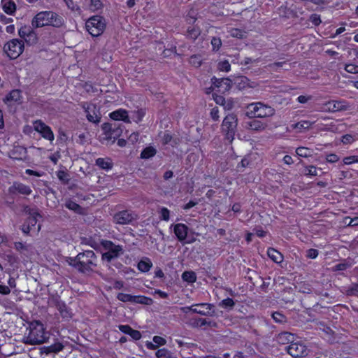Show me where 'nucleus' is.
Instances as JSON below:
<instances>
[{
  "mask_svg": "<svg viewBox=\"0 0 358 358\" xmlns=\"http://www.w3.org/2000/svg\"><path fill=\"white\" fill-rule=\"evenodd\" d=\"M98 258L92 250H85L80 252L74 258H70L69 265L74 267L79 272L85 273L92 271L97 265Z\"/></svg>",
  "mask_w": 358,
  "mask_h": 358,
  "instance_id": "f257e3e1",
  "label": "nucleus"
},
{
  "mask_svg": "<svg viewBox=\"0 0 358 358\" xmlns=\"http://www.w3.org/2000/svg\"><path fill=\"white\" fill-rule=\"evenodd\" d=\"M63 22L62 17L57 13L52 11H42L36 15L32 20L31 25L34 28L49 25L59 27Z\"/></svg>",
  "mask_w": 358,
  "mask_h": 358,
  "instance_id": "f03ea898",
  "label": "nucleus"
},
{
  "mask_svg": "<svg viewBox=\"0 0 358 358\" xmlns=\"http://www.w3.org/2000/svg\"><path fill=\"white\" fill-rule=\"evenodd\" d=\"M29 332L27 336L23 338V342L29 345H38L45 343L48 338V333L45 331L43 324L38 321H34L29 325Z\"/></svg>",
  "mask_w": 358,
  "mask_h": 358,
  "instance_id": "7ed1b4c3",
  "label": "nucleus"
},
{
  "mask_svg": "<svg viewBox=\"0 0 358 358\" xmlns=\"http://www.w3.org/2000/svg\"><path fill=\"white\" fill-rule=\"evenodd\" d=\"M87 31L92 36H99L104 31L106 27L105 20L103 17L96 15L90 17L85 23Z\"/></svg>",
  "mask_w": 358,
  "mask_h": 358,
  "instance_id": "20e7f679",
  "label": "nucleus"
},
{
  "mask_svg": "<svg viewBox=\"0 0 358 358\" xmlns=\"http://www.w3.org/2000/svg\"><path fill=\"white\" fill-rule=\"evenodd\" d=\"M24 47L23 40L15 38L4 45L3 51L10 59H15L22 53Z\"/></svg>",
  "mask_w": 358,
  "mask_h": 358,
  "instance_id": "39448f33",
  "label": "nucleus"
},
{
  "mask_svg": "<svg viewBox=\"0 0 358 358\" xmlns=\"http://www.w3.org/2000/svg\"><path fill=\"white\" fill-rule=\"evenodd\" d=\"M238 119L236 115L231 113L227 115L222 122V129L227 138L231 142L236 131Z\"/></svg>",
  "mask_w": 358,
  "mask_h": 358,
  "instance_id": "423d86ee",
  "label": "nucleus"
},
{
  "mask_svg": "<svg viewBox=\"0 0 358 358\" xmlns=\"http://www.w3.org/2000/svg\"><path fill=\"white\" fill-rule=\"evenodd\" d=\"M103 247L108 251L103 253L102 259L108 262H110L112 259L118 257L123 253L122 246L115 245L113 242L109 241H106L103 243Z\"/></svg>",
  "mask_w": 358,
  "mask_h": 358,
  "instance_id": "0eeeda50",
  "label": "nucleus"
},
{
  "mask_svg": "<svg viewBox=\"0 0 358 358\" xmlns=\"http://www.w3.org/2000/svg\"><path fill=\"white\" fill-rule=\"evenodd\" d=\"M82 108L84 109L87 119L89 122L99 124L101 121V115L99 108L92 103L83 102L81 103Z\"/></svg>",
  "mask_w": 358,
  "mask_h": 358,
  "instance_id": "6e6552de",
  "label": "nucleus"
},
{
  "mask_svg": "<svg viewBox=\"0 0 358 358\" xmlns=\"http://www.w3.org/2000/svg\"><path fill=\"white\" fill-rule=\"evenodd\" d=\"M350 108L347 101L344 100H331L322 104V110L328 113L345 111Z\"/></svg>",
  "mask_w": 358,
  "mask_h": 358,
  "instance_id": "1a4fd4ad",
  "label": "nucleus"
},
{
  "mask_svg": "<svg viewBox=\"0 0 358 358\" xmlns=\"http://www.w3.org/2000/svg\"><path fill=\"white\" fill-rule=\"evenodd\" d=\"M286 350L289 355L294 358H301L308 355L306 346L301 341H294L286 347Z\"/></svg>",
  "mask_w": 358,
  "mask_h": 358,
  "instance_id": "9d476101",
  "label": "nucleus"
},
{
  "mask_svg": "<svg viewBox=\"0 0 358 358\" xmlns=\"http://www.w3.org/2000/svg\"><path fill=\"white\" fill-rule=\"evenodd\" d=\"M34 129L38 132L43 138L52 142L55 138L51 128L45 124L42 120H37L33 122Z\"/></svg>",
  "mask_w": 358,
  "mask_h": 358,
  "instance_id": "9b49d317",
  "label": "nucleus"
},
{
  "mask_svg": "<svg viewBox=\"0 0 358 358\" xmlns=\"http://www.w3.org/2000/svg\"><path fill=\"white\" fill-rule=\"evenodd\" d=\"M136 215L129 210H125L116 213L113 216L114 222L118 224H129L136 220Z\"/></svg>",
  "mask_w": 358,
  "mask_h": 358,
  "instance_id": "f8f14e48",
  "label": "nucleus"
},
{
  "mask_svg": "<svg viewBox=\"0 0 358 358\" xmlns=\"http://www.w3.org/2000/svg\"><path fill=\"white\" fill-rule=\"evenodd\" d=\"M194 313L203 316L213 317L215 315V306L211 303H202L194 304Z\"/></svg>",
  "mask_w": 358,
  "mask_h": 358,
  "instance_id": "ddd939ff",
  "label": "nucleus"
},
{
  "mask_svg": "<svg viewBox=\"0 0 358 358\" xmlns=\"http://www.w3.org/2000/svg\"><path fill=\"white\" fill-rule=\"evenodd\" d=\"M52 302L59 312L60 315L65 320H69L72 317V313L67 307L64 302L62 301L59 297L56 296L52 299Z\"/></svg>",
  "mask_w": 358,
  "mask_h": 358,
  "instance_id": "4468645a",
  "label": "nucleus"
},
{
  "mask_svg": "<svg viewBox=\"0 0 358 358\" xmlns=\"http://www.w3.org/2000/svg\"><path fill=\"white\" fill-rule=\"evenodd\" d=\"M8 192L10 194H20L23 195H29L31 194L32 190L28 185L20 182H14L13 185L8 187Z\"/></svg>",
  "mask_w": 358,
  "mask_h": 358,
  "instance_id": "2eb2a0df",
  "label": "nucleus"
},
{
  "mask_svg": "<svg viewBox=\"0 0 358 358\" xmlns=\"http://www.w3.org/2000/svg\"><path fill=\"white\" fill-rule=\"evenodd\" d=\"M213 84L215 87L219 88V91L222 93H224L225 92H228L231 87V80L228 78H212Z\"/></svg>",
  "mask_w": 358,
  "mask_h": 358,
  "instance_id": "dca6fc26",
  "label": "nucleus"
},
{
  "mask_svg": "<svg viewBox=\"0 0 358 358\" xmlns=\"http://www.w3.org/2000/svg\"><path fill=\"white\" fill-rule=\"evenodd\" d=\"M173 231L179 241H183L186 239L188 227L185 224L178 223L173 225Z\"/></svg>",
  "mask_w": 358,
  "mask_h": 358,
  "instance_id": "f3484780",
  "label": "nucleus"
},
{
  "mask_svg": "<svg viewBox=\"0 0 358 358\" xmlns=\"http://www.w3.org/2000/svg\"><path fill=\"white\" fill-rule=\"evenodd\" d=\"M295 341V336L289 332L284 331L278 335L277 341L278 343L285 345V344H292Z\"/></svg>",
  "mask_w": 358,
  "mask_h": 358,
  "instance_id": "a211bd4d",
  "label": "nucleus"
},
{
  "mask_svg": "<svg viewBox=\"0 0 358 358\" xmlns=\"http://www.w3.org/2000/svg\"><path fill=\"white\" fill-rule=\"evenodd\" d=\"M110 117L114 120H122L124 122H130L127 111L124 109H119L110 113Z\"/></svg>",
  "mask_w": 358,
  "mask_h": 358,
  "instance_id": "6ab92c4d",
  "label": "nucleus"
},
{
  "mask_svg": "<svg viewBox=\"0 0 358 358\" xmlns=\"http://www.w3.org/2000/svg\"><path fill=\"white\" fill-rule=\"evenodd\" d=\"M275 113V110L268 105L261 103L259 105V113H257V117H266L273 116Z\"/></svg>",
  "mask_w": 358,
  "mask_h": 358,
  "instance_id": "aec40b11",
  "label": "nucleus"
},
{
  "mask_svg": "<svg viewBox=\"0 0 358 358\" xmlns=\"http://www.w3.org/2000/svg\"><path fill=\"white\" fill-rule=\"evenodd\" d=\"M1 5L3 10L8 15L13 14L16 10V5L13 0H1Z\"/></svg>",
  "mask_w": 358,
  "mask_h": 358,
  "instance_id": "412c9836",
  "label": "nucleus"
},
{
  "mask_svg": "<svg viewBox=\"0 0 358 358\" xmlns=\"http://www.w3.org/2000/svg\"><path fill=\"white\" fill-rule=\"evenodd\" d=\"M266 124L256 119H253L246 122V128L253 131H262L266 128Z\"/></svg>",
  "mask_w": 358,
  "mask_h": 358,
  "instance_id": "4be33fe9",
  "label": "nucleus"
},
{
  "mask_svg": "<svg viewBox=\"0 0 358 358\" xmlns=\"http://www.w3.org/2000/svg\"><path fill=\"white\" fill-rule=\"evenodd\" d=\"M95 164L100 169L106 171L110 170L113 166L110 158H98L96 159Z\"/></svg>",
  "mask_w": 358,
  "mask_h": 358,
  "instance_id": "5701e85b",
  "label": "nucleus"
},
{
  "mask_svg": "<svg viewBox=\"0 0 358 358\" xmlns=\"http://www.w3.org/2000/svg\"><path fill=\"white\" fill-rule=\"evenodd\" d=\"M268 256L275 263H281L283 260L282 255L274 248H268L267 251Z\"/></svg>",
  "mask_w": 358,
  "mask_h": 358,
  "instance_id": "b1692460",
  "label": "nucleus"
},
{
  "mask_svg": "<svg viewBox=\"0 0 358 358\" xmlns=\"http://www.w3.org/2000/svg\"><path fill=\"white\" fill-rule=\"evenodd\" d=\"M152 266V263L148 257L143 258L138 264V268L141 272H148Z\"/></svg>",
  "mask_w": 358,
  "mask_h": 358,
  "instance_id": "393cba45",
  "label": "nucleus"
},
{
  "mask_svg": "<svg viewBox=\"0 0 358 358\" xmlns=\"http://www.w3.org/2000/svg\"><path fill=\"white\" fill-rule=\"evenodd\" d=\"M64 348V345L61 343H56L50 346H47L44 348L45 352L46 354L50 353H57L62 351Z\"/></svg>",
  "mask_w": 358,
  "mask_h": 358,
  "instance_id": "a878e982",
  "label": "nucleus"
},
{
  "mask_svg": "<svg viewBox=\"0 0 358 358\" xmlns=\"http://www.w3.org/2000/svg\"><path fill=\"white\" fill-rule=\"evenodd\" d=\"M157 153V150L153 147L145 148L141 153V157L142 159H149L155 156Z\"/></svg>",
  "mask_w": 358,
  "mask_h": 358,
  "instance_id": "bb28decb",
  "label": "nucleus"
},
{
  "mask_svg": "<svg viewBox=\"0 0 358 358\" xmlns=\"http://www.w3.org/2000/svg\"><path fill=\"white\" fill-rule=\"evenodd\" d=\"M152 300L150 298L144 296H134L133 303H140L145 305H150Z\"/></svg>",
  "mask_w": 358,
  "mask_h": 358,
  "instance_id": "cd10ccee",
  "label": "nucleus"
},
{
  "mask_svg": "<svg viewBox=\"0 0 358 358\" xmlns=\"http://www.w3.org/2000/svg\"><path fill=\"white\" fill-rule=\"evenodd\" d=\"M155 356L157 358H175L173 355V353L171 352L168 349L166 348H162L158 350L155 352Z\"/></svg>",
  "mask_w": 358,
  "mask_h": 358,
  "instance_id": "c85d7f7f",
  "label": "nucleus"
},
{
  "mask_svg": "<svg viewBox=\"0 0 358 358\" xmlns=\"http://www.w3.org/2000/svg\"><path fill=\"white\" fill-rule=\"evenodd\" d=\"M65 207L76 213H80L82 208L76 202L69 199L65 202Z\"/></svg>",
  "mask_w": 358,
  "mask_h": 358,
  "instance_id": "c756f323",
  "label": "nucleus"
},
{
  "mask_svg": "<svg viewBox=\"0 0 358 358\" xmlns=\"http://www.w3.org/2000/svg\"><path fill=\"white\" fill-rule=\"evenodd\" d=\"M312 152L313 151L310 149L305 147H299L296 150L297 155L306 158L310 157L312 155Z\"/></svg>",
  "mask_w": 358,
  "mask_h": 358,
  "instance_id": "7c9ffc66",
  "label": "nucleus"
},
{
  "mask_svg": "<svg viewBox=\"0 0 358 358\" xmlns=\"http://www.w3.org/2000/svg\"><path fill=\"white\" fill-rule=\"evenodd\" d=\"M201 31L199 27H193L187 29V37L195 40L200 35Z\"/></svg>",
  "mask_w": 358,
  "mask_h": 358,
  "instance_id": "2f4dec72",
  "label": "nucleus"
},
{
  "mask_svg": "<svg viewBox=\"0 0 358 358\" xmlns=\"http://www.w3.org/2000/svg\"><path fill=\"white\" fill-rule=\"evenodd\" d=\"M21 92L18 90H12L7 96L8 101H17L20 100Z\"/></svg>",
  "mask_w": 358,
  "mask_h": 358,
  "instance_id": "473e14b6",
  "label": "nucleus"
},
{
  "mask_svg": "<svg viewBox=\"0 0 358 358\" xmlns=\"http://www.w3.org/2000/svg\"><path fill=\"white\" fill-rule=\"evenodd\" d=\"M182 278L188 282H194L196 280V274L193 271H185L182 274Z\"/></svg>",
  "mask_w": 358,
  "mask_h": 358,
  "instance_id": "72a5a7b5",
  "label": "nucleus"
},
{
  "mask_svg": "<svg viewBox=\"0 0 358 358\" xmlns=\"http://www.w3.org/2000/svg\"><path fill=\"white\" fill-rule=\"evenodd\" d=\"M38 41V37L36 32L32 29L25 38L24 42L29 45L36 44Z\"/></svg>",
  "mask_w": 358,
  "mask_h": 358,
  "instance_id": "f704fd0d",
  "label": "nucleus"
},
{
  "mask_svg": "<svg viewBox=\"0 0 358 358\" xmlns=\"http://www.w3.org/2000/svg\"><path fill=\"white\" fill-rule=\"evenodd\" d=\"M313 122H310V121L303 120L295 124L294 127L301 131L302 129L310 128Z\"/></svg>",
  "mask_w": 358,
  "mask_h": 358,
  "instance_id": "c9c22d12",
  "label": "nucleus"
},
{
  "mask_svg": "<svg viewBox=\"0 0 358 358\" xmlns=\"http://www.w3.org/2000/svg\"><path fill=\"white\" fill-rule=\"evenodd\" d=\"M217 69L221 71L229 72L231 70V65L228 60L221 61L217 64Z\"/></svg>",
  "mask_w": 358,
  "mask_h": 358,
  "instance_id": "e433bc0d",
  "label": "nucleus"
},
{
  "mask_svg": "<svg viewBox=\"0 0 358 358\" xmlns=\"http://www.w3.org/2000/svg\"><path fill=\"white\" fill-rule=\"evenodd\" d=\"M344 69L348 73L358 74V64L352 63L345 64Z\"/></svg>",
  "mask_w": 358,
  "mask_h": 358,
  "instance_id": "4c0bfd02",
  "label": "nucleus"
},
{
  "mask_svg": "<svg viewBox=\"0 0 358 358\" xmlns=\"http://www.w3.org/2000/svg\"><path fill=\"white\" fill-rule=\"evenodd\" d=\"M133 296H134L128 294L119 293L117 295V299L122 302L133 303Z\"/></svg>",
  "mask_w": 358,
  "mask_h": 358,
  "instance_id": "58836bf2",
  "label": "nucleus"
},
{
  "mask_svg": "<svg viewBox=\"0 0 358 358\" xmlns=\"http://www.w3.org/2000/svg\"><path fill=\"white\" fill-rule=\"evenodd\" d=\"M189 63L195 66V67H199L201 65V57L200 55H192L189 58Z\"/></svg>",
  "mask_w": 358,
  "mask_h": 358,
  "instance_id": "ea45409f",
  "label": "nucleus"
},
{
  "mask_svg": "<svg viewBox=\"0 0 358 358\" xmlns=\"http://www.w3.org/2000/svg\"><path fill=\"white\" fill-rule=\"evenodd\" d=\"M31 30L32 29L30 27H22L19 29L18 34L20 37L24 41Z\"/></svg>",
  "mask_w": 358,
  "mask_h": 358,
  "instance_id": "a19ab883",
  "label": "nucleus"
},
{
  "mask_svg": "<svg viewBox=\"0 0 358 358\" xmlns=\"http://www.w3.org/2000/svg\"><path fill=\"white\" fill-rule=\"evenodd\" d=\"M220 306H222L223 308H232L234 305H235V303L234 301V300L231 298H227L225 299H223L220 303Z\"/></svg>",
  "mask_w": 358,
  "mask_h": 358,
  "instance_id": "79ce46f5",
  "label": "nucleus"
},
{
  "mask_svg": "<svg viewBox=\"0 0 358 358\" xmlns=\"http://www.w3.org/2000/svg\"><path fill=\"white\" fill-rule=\"evenodd\" d=\"M215 324V322H212L210 321H208L206 319H204V318H199L196 322H195V326L196 327H203V326H205V325H208V326H210V327H213Z\"/></svg>",
  "mask_w": 358,
  "mask_h": 358,
  "instance_id": "37998d69",
  "label": "nucleus"
},
{
  "mask_svg": "<svg viewBox=\"0 0 358 358\" xmlns=\"http://www.w3.org/2000/svg\"><path fill=\"white\" fill-rule=\"evenodd\" d=\"M272 318L278 323H283L286 322L285 316L279 312L273 313L272 314Z\"/></svg>",
  "mask_w": 358,
  "mask_h": 358,
  "instance_id": "c03bdc74",
  "label": "nucleus"
},
{
  "mask_svg": "<svg viewBox=\"0 0 358 358\" xmlns=\"http://www.w3.org/2000/svg\"><path fill=\"white\" fill-rule=\"evenodd\" d=\"M160 219L164 221H169L170 218V210L165 208L162 207L160 209Z\"/></svg>",
  "mask_w": 358,
  "mask_h": 358,
  "instance_id": "a18cd8bd",
  "label": "nucleus"
},
{
  "mask_svg": "<svg viewBox=\"0 0 358 358\" xmlns=\"http://www.w3.org/2000/svg\"><path fill=\"white\" fill-rule=\"evenodd\" d=\"M262 102L252 103L249 105L248 108H252L250 110V113L252 114L255 117H257V113L259 110V105H261Z\"/></svg>",
  "mask_w": 358,
  "mask_h": 358,
  "instance_id": "49530a36",
  "label": "nucleus"
},
{
  "mask_svg": "<svg viewBox=\"0 0 358 358\" xmlns=\"http://www.w3.org/2000/svg\"><path fill=\"white\" fill-rule=\"evenodd\" d=\"M350 266H351L350 264H349L346 262H344L338 264L336 266H334V267L333 268V271H345L347 268H350Z\"/></svg>",
  "mask_w": 358,
  "mask_h": 358,
  "instance_id": "de8ad7c7",
  "label": "nucleus"
},
{
  "mask_svg": "<svg viewBox=\"0 0 358 358\" xmlns=\"http://www.w3.org/2000/svg\"><path fill=\"white\" fill-rule=\"evenodd\" d=\"M103 7L101 0H91L90 9L93 11L101 9Z\"/></svg>",
  "mask_w": 358,
  "mask_h": 358,
  "instance_id": "09e8293b",
  "label": "nucleus"
},
{
  "mask_svg": "<svg viewBox=\"0 0 358 358\" xmlns=\"http://www.w3.org/2000/svg\"><path fill=\"white\" fill-rule=\"evenodd\" d=\"M38 216H40L39 213L32 215V216H29L27 219L25 223H27L31 228H32L33 227H34L36 224L37 217H38Z\"/></svg>",
  "mask_w": 358,
  "mask_h": 358,
  "instance_id": "8fccbe9b",
  "label": "nucleus"
},
{
  "mask_svg": "<svg viewBox=\"0 0 358 358\" xmlns=\"http://www.w3.org/2000/svg\"><path fill=\"white\" fill-rule=\"evenodd\" d=\"M343 163L347 165L352 164L353 163H358V156L352 155L346 157L343 159Z\"/></svg>",
  "mask_w": 358,
  "mask_h": 358,
  "instance_id": "3c124183",
  "label": "nucleus"
},
{
  "mask_svg": "<svg viewBox=\"0 0 358 358\" xmlns=\"http://www.w3.org/2000/svg\"><path fill=\"white\" fill-rule=\"evenodd\" d=\"M347 294L350 296L358 295V284H352L347 290Z\"/></svg>",
  "mask_w": 358,
  "mask_h": 358,
  "instance_id": "603ef678",
  "label": "nucleus"
},
{
  "mask_svg": "<svg viewBox=\"0 0 358 358\" xmlns=\"http://www.w3.org/2000/svg\"><path fill=\"white\" fill-rule=\"evenodd\" d=\"M211 44H212L213 50H218L220 49V46L222 45V41H221L220 38L214 37L211 40Z\"/></svg>",
  "mask_w": 358,
  "mask_h": 358,
  "instance_id": "864d4df0",
  "label": "nucleus"
},
{
  "mask_svg": "<svg viewBox=\"0 0 358 358\" xmlns=\"http://www.w3.org/2000/svg\"><path fill=\"white\" fill-rule=\"evenodd\" d=\"M345 223H348V225L351 227L358 226V217L354 218L347 217L345 218Z\"/></svg>",
  "mask_w": 358,
  "mask_h": 358,
  "instance_id": "5fc2aeb1",
  "label": "nucleus"
},
{
  "mask_svg": "<svg viewBox=\"0 0 358 358\" xmlns=\"http://www.w3.org/2000/svg\"><path fill=\"white\" fill-rule=\"evenodd\" d=\"M152 341L158 346H163L166 344V339L159 336H155L152 338Z\"/></svg>",
  "mask_w": 358,
  "mask_h": 358,
  "instance_id": "6e6d98bb",
  "label": "nucleus"
},
{
  "mask_svg": "<svg viewBox=\"0 0 358 358\" xmlns=\"http://www.w3.org/2000/svg\"><path fill=\"white\" fill-rule=\"evenodd\" d=\"M310 21L313 24L317 26L321 23L320 16L317 14H312L310 16Z\"/></svg>",
  "mask_w": 358,
  "mask_h": 358,
  "instance_id": "4d7b16f0",
  "label": "nucleus"
},
{
  "mask_svg": "<svg viewBox=\"0 0 358 358\" xmlns=\"http://www.w3.org/2000/svg\"><path fill=\"white\" fill-rule=\"evenodd\" d=\"M210 117L214 121L219 120V109L217 107H214L210 110Z\"/></svg>",
  "mask_w": 358,
  "mask_h": 358,
  "instance_id": "13d9d810",
  "label": "nucleus"
},
{
  "mask_svg": "<svg viewBox=\"0 0 358 358\" xmlns=\"http://www.w3.org/2000/svg\"><path fill=\"white\" fill-rule=\"evenodd\" d=\"M338 129V126H336L334 122H331L329 124H326L323 129L324 131H329L336 132Z\"/></svg>",
  "mask_w": 358,
  "mask_h": 358,
  "instance_id": "bf43d9fd",
  "label": "nucleus"
},
{
  "mask_svg": "<svg viewBox=\"0 0 358 358\" xmlns=\"http://www.w3.org/2000/svg\"><path fill=\"white\" fill-rule=\"evenodd\" d=\"M318 255V251L315 249H309L307 250L306 257L310 259H315Z\"/></svg>",
  "mask_w": 358,
  "mask_h": 358,
  "instance_id": "052dcab7",
  "label": "nucleus"
},
{
  "mask_svg": "<svg viewBox=\"0 0 358 358\" xmlns=\"http://www.w3.org/2000/svg\"><path fill=\"white\" fill-rule=\"evenodd\" d=\"M15 245V248L19 251V252H23L24 250H28V246L27 245H25L24 244H23L21 242H15L14 243Z\"/></svg>",
  "mask_w": 358,
  "mask_h": 358,
  "instance_id": "680f3d73",
  "label": "nucleus"
},
{
  "mask_svg": "<svg viewBox=\"0 0 358 358\" xmlns=\"http://www.w3.org/2000/svg\"><path fill=\"white\" fill-rule=\"evenodd\" d=\"M307 173H306L308 176H315L317 175V169L314 166H309L306 167Z\"/></svg>",
  "mask_w": 358,
  "mask_h": 358,
  "instance_id": "e2e57ef3",
  "label": "nucleus"
},
{
  "mask_svg": "<svg viewBox=\"0 0 358 358\" xmlns=\"http://www.w3.org/2000/svg\"><path fill=\"white\" fill-rule=\"evenodd\" d=\"M171 140L172 136L166 132H165L162 137V142L164 145L169 143L171 141Z\"/></svg>",
  "mask_w": 358,
  "mask_h": 358,
  "instance_id": "0e129e2a",
  "label": "nucleus"
},
{
  "mask_svg": "<svg viewBox=\"0 0 358 358\" xmlns=\"http://www.w3.org/2000/svg\"><path fill=\"white\" fill-rule=\"evenodd\" d=\"M129 336L133 339H134L136 341H138V340L141 339V332L139 331H138V330H135V329H133L130 331Z\"/></svg>",
  "mask_w": 358,
  "mask_h": 358,
  "instance_id": "69168bd1",
  "label": "nucleus"
},
{
  "mask_svg": "<svg viewBox=\"0 0 358 358\" xmlns=\"http://www.w3.org/2000/svg\"><path fill=\"white\" fill-rule=\"evenodd\" d=\"M326 159L329 163H335L339 160V157L336 154H329L327 156Z\"/></svg>",
  "mask_w": 358,
  "mask_h": 358,
  "instance_id": "338daca9",
  "label": "nucleus"
},
{
  "mask_svg": "<svg viewBox=\"0 0 358 358\" xmlns=\"http://www.w3.org/2000/svg\"><path fill=\"white\" fill-rule=\"evenodd\" d=\"M354 140L355 139H354L353 136L350 134H345L342 138V142L344 144L351 143L354 141Z\"/></svg>",
  "mask_w": 358,
  "mask_h": 358,
  "instance_id": "774afa93",
  "label": "nucleus"
}]
</instances>
